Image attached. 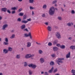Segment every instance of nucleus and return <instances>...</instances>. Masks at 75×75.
Masks as SVG:
<instances>
[{"label": "nucleus", "mask_w": 75, "mask_h": 75, "mask_svg": "<svg viewBox=\"0 0 75 75\" xmlns=\"http://www.w3.org/2000/svg\"><path fill=\"white\" fill-rule=\"evenodd\" d=\"M55 13V8L54 7L52 6L50 8L49 11V13L50 16H53Z\"/></svg>", "instance_id": "1"}, {"label": "nucleus", "mask_w": 75, "mask_h": 75, "mask_svg": "<svg viewBox=\"0 0 75 75\" xmlns=\"http://www.w3.org/2000/svg\"><path fill=\"white\" fill-rule=\"evenodd\" d=\"M34 56L35 55L34 54H28L25 55V58L26 59H28V58L34 57Z\"/></svg>", "instance_id": "2"}, {"label": "nucleus", "mask_w": 75, "mask_h": 75, "mask_svg": "<svg viewBox=\"0 0 75 75\" xmlns=\"http://www.w3.org/2000/svg\"><path fill=\"white\" fill-rule=\"evenodd\" d=\"M64 58H59L58 59V60H57L56 61V62L59 65H60V64H59V62L60 63H63V61H62V60H64Z\"/></svg>", "instance_id": "3"}, {"label": "nucleus", "mask_w": 75, "mask_h": 75, "mask_svg": "<svg viewBox=\"0 0 75 75\" xmlns=\"http://www.w3.org/2000/svg\"><path fill=\"white\" fill-rule=\"evenodd\" d=\"M21 28L22 30H23L24 31H27V32H28V31H29V30H28L27 28H25L24 29V28H25V25H23L21 26Z\"/></svg>", "instance_id": "4"}, {"label": "nucleus", "mask_w": 75, "mask_h": 75, "mask_svg": "<svg viewBox=\"0 0 75 75\" xmlns=\"http://www.w3.org/2000/svg\"><path fill=\"white\" fill-rule=\"evenodd\" d=\"M28 66L30 68H32L33 69H35L37 65H36L33 64H30L28 65Z\"/></svg>", "instance_id": "5"}, {"label": "nucleus", "mask_w": 75, "mask_h": 75, "mask_svg": "<svg viewBox=\"0 0 75 75\" xmlns=\"http://www.w3.org/2000/svg\"><path fill=\"white\" fill-rule=\"evenodd\" d=\"M56 36L57 38L58 39H59V38H61V35L60 34V33L59 32H57L55 33Z\"/></svg>", "instance_id": "6"}, {"label": "nucleus", "mask_w": 75, "mask_h": 75, "mask_svg": "<svg viewBox=\"0 0 75 75\" xmlns=\"http://www.w3.org/2000/svg\"><path fill=\"white\" fill-rule=\"evenodd\" d=\"M7 27H8V25L5 24L3 26L2 29L3 30H6V28H7Z\"/></svg>", "instance_id": "7"}, {"label": "nucleus", "mask_w": 75, "mask_h": 75, "mask_svg": "<svg viewBox=\"0 0 75 75\" xmlns=\"http://www.w3.org/2000/svg\"><path fill=\"white\" fill-rule=\"evenodd\" d=\"M32 46V45H31V43L30 42H28L27 43V45L26 47L28 48H29V47H31Z\"/></svg>", "instance_id": "8"}, {"label": "nucleus", "mask_w": 75, "mask_h": 75, "mask_svg": "<svg viewBox=\"0 0 75 75\" xmlns=\"http://www.w3.org/2000/svg\"><path fill=\"white\" fill-rule=\"evenodd\" d=\"M8 52V50L6 49H4L3 50V53L4 54H7Z\"/></svg>", "instance_id": "9"}, {"label": "nucleus", "mask_w": 75, "mask_h": 75, "mask_svg": "<svg viewBox=\"0 0 75 75\" xmlns=\"http://www.w3.org/2000/svg\"><path fill=\"white\" fill-rule=\"evenodd\" d=\"M54 69V67H52L51 68V69H50L48 71V72L50 74H51L52 73V72L53 71V69Z\"/></svg>", "instance_id": "10"}, {"label": "nucleus", "mask_w": 75, "mask_h": 75, "mask_svg": "<svg viewBox=\"0 0 75 75\" xmlns=\"http://www.w3.org/2000/svg\"><path fill=\"white\" fill-rule=\"evenodd\" d=\"M53 50L54 51H58V48L56 47H54L53 48Z\"/></svg>", "instance_id": "11"}, {"label": "nucleus", "mask_w": 75, "mask_h": 75, "mask_svg": "<svg viewBox=\"0 0 75 75\" xmlns=\"http://www.w3.org/2000/svg\"><path fill=\"white\" fill-rule=\"evenodd\" d=\"M67 26H69V27H71V25H74V23H71L70 22H69L67 23Z\"/></svg>", "instance_id": "12"}, {"label": "nucleus", "mask_w": 75, "mask_h": 75, "mask_svg": "<svg viewBox=\"0 0 75 75\" xmlns=\"http://www.w3.org/2000/svg\"><path fill=\"white\" fill-rule=\"evenodd\" d=\"M71 55V52H69L66 55V58H70V55Z\"/></svg>", "instance_id": "13"}, {"label": "nucleus", "mask_w": 75, "mask_h": 75, "mask_svg": "<svg viewBox=\"0 0 75 75\" xmlns=\"http://www.w3.org/2000/svg\"><path fill=\"white\" fill-rule=\"evenodd\" d=\"M47 29L49 31H51L52 28L50 26H48L47 27Z\"/></svg>", "instance_id": "14"}, {"label": "nucleus", "mask_w": 75, "mask_h": 75, "mask_svg": "<svg viewBox=\"0 0 75 75\" xmlns=\"http://www.w3.org/2000/svg\"><path fill=\"white\" fill-rule=\"evenodd\" d=\"M1 10L2 11H3L4 12H6L7 10V8H1Z\"/></svg>", "instance_id": "15"}, {"label": "nucleus", "mask_w": 75, "mask_h": 75, "mask_svg": "<svg viewBox=\"0 0 75 75\" xmlns=\"http://www.w3.org/2000/svg\"><path fill=\"white\" fill-rule=\"evenodd\" d=\"M40 63L42 64L43 62H44V59L43 58H41L40 59Z\"/></svg>", "instance_id": "16"}, {"label": "nucleus", "mask_w": 75, "mask_h": 75, "mask_svg": "<svg viewBox=\"0 0 75 75\" xmlns=\"http://www.w3.org/2000/svg\"><path fill=\"white\" fill-rule=\"evenodd\" d=\"M12 50H13V49L11 47H8V51H9V52H11L12 51Z\"/></svg>", "instance_id": "17"}, {"label": "nucleus", "mask_w": 75, "mask_h": 75, "mask_svg": "<svg viewBox=\"0 0 75 75\" xmlns=\"http://www.w3.org/2000/svg\"><path fill=\"white\" fill-rule=\"evenodd\" d=\"M70 48L71 50H75V45L71 46L70 47Z\"/></svg>", "instance_id": "18"}, {"label": "nucleus", "mask_w": 75, "mask_h": 75, "mask_svg": "<svg viewBox=\"0 0 75 75\" xmlns=\"http://www.w3.org/2000/svg\"><path fill=\"white\" fill-rule=\"evenodd\" d=\"M50 65L51 66V65L52 66H54V62L53 61H51L50 62Z\"/></svg>", "instance_id": "19"}, {"label": "nucleus", "mask_w": 75, "mask_h": 75, "mask_svg": "<svg viewBox=\"0 0 75 75\" xmlns=\"http://www.w3.org/2000/svg\"><path fill=\"white\" fill-rule=\"evenodd\" d=\"M22 23H24V24H26L28 23V21L25 20H23L21 21Z\"/></svg>", "instance_id": "20"}, {"label": "nucleus", "mask_w": 75, "mask_h": 75, "mask_svg": "<svg viewBox=\"0 0 75 75\" xmlns=\"http://www.w3.org/2000/svg\"><path fill=\"white\" fill-rule=\"evenodd\" d=\"M15 38V35L14 34H12L10 37V38L11 39H13V38Z\"/></svg>", "instance_id": "21"}, {"label": "nucleus", "mask_w": 75, "mask_h": 75, "mask_svg": "<svg viewBox=\"0 0 75 75\" xmlns=\"http://www.w3.org/2000/svg\"><path fill=\"white\" fill-rule=\"evenodd\" d=\"M16 58L17 59H20V55L17 54L16 56Z\"/></svg>", "instance_id": "22"}, {"label": "nucleus", "mask_w": 75, "mask_h": 75, "mask_svg": "<svg viewBox=\"0 0 75 75\" xmlns=\"http://www.w3.org/2000/svg\"><path fill=\"white\" fill-rule=\"evenodd\" d=\"M27 18V15L26 14H25L23 16V20H25Z\"/></svg>", "instance_id": "23"}, {"label": "nucleus", "mask_w": 75, "mask_h": 75, "mask_svg": "<svg viewBox=\"0 0 75 75\" xmlns=\"http://www.w3.org/2000/svg\"><path fill=\"white\" fill-rule=\"evenodd\" d=\"M34 0H29V3H30V4H32V3H34Z\"/></svg>", "instance_id": "24"}, {"label": "nucleus", "mask_w": 75, "mask_h": 75, "mask_svg": "<svg viewBox=\"0 0 75 75\" xmlns=\"http://www.w3.org/2000/svg\"><path fill=\"white\" fill-rule=\"evenodd\" d=\"M65 48V46L64 45H62L60 46V48L62 49H64Z\"/></svg>", "instance_id": "25"}, {"label": "nucleus", "mask_w": 75, "mask_h": 75, "mask_svg": "<svg viewBox=\"0 0 75 75\" xmlns=\"http://www.w3.org/2000/svg\"><path fill=\"white\" fill-rule=\"evenodd\" d=\"M18 15L19 16H24V13H20Z\"/></svg>", "instance_id": "26"}, {"label": "nucleus", "mask_w": 75, "mask_h": 75, "mask_svg": "<svg viewBox=\"0 0 75 75\" xmlns=\"http://www.w3.org/2000/svg\"><path fill=\"white\" fill-rule=\"evenodd\" d=\"M24 37H29V33L28 34H27V33H25L24 34Z\"/></svg>", "instance_id": "27"}, {"label": "nucleus", "mask_w": 75, "mask_h": 75, "mask_svg": "<svg viewBox=\"0 0 75 75\" xmlns=\"http://www.w3.org/2000/svg\"><path fill=\"white\" fill-rule=\"evenodd\" d=\"M17 8L16 7H12L11 8V10H17Z\"/></svg>", "instance_id": "28"}, {"label": "nucleus", "mask_w": 75, "mask_h": 75, "mask_svg": "<svg viewBox=\"0 0 75 75\" xmlns=\"http://www.w3.org/2000/svg\"><path fill=\"white\" fill-rule=\"evenodd\" d=\"M57 19L59 20H60V21H61L62 20V17L61 16H58L57 17Z\"/></svg>", "instance_id": "29"}, {"label": "nucleus", "mask_w": 75, "mask_h": 75, "mask_svg": "<svg viewBox=\"0 0 75 75\" xmlns=\"http://www.w3.org/2000/svg\"><path fill=\"white\" fill-rule=\"evenodd\" d=\"M58 71V69L56 68L54 69V70L53 71V73H55L56 72H57Z\"/></svg>", "instance_id": "30"}, {"label": "nucleus", "mask_w": 75, "mask_h": 75, "mask_svg": "<svg viewBox=\"0 0 75 75\" xmlns=\"http://www.w3.org/2000/svg\"><path fill=\"white\" fill-rule=\"evenodd\" d=\"M38 53L40 54H42V53H43V52H42V51L41 50H39Z\"/></svg>", "instance_id": "31"}, {"label": "nucleus", "mask_w": 75, "mask_h": 75, "mask_svg": "<svg viewBox=\"0 0 75 75\" xmlns=\"http://www.w3.org/2000/svg\"><path fill=\"white\" fill-rule=\"evenodd\" d=\"M24 67H27V65H28V64H27V63L26 62H24Z\"/></svg>", "instance_id": "32"}, {"label": "nucleus", "mask_w": 75, "mask_h": 75, "mask_svg": "<svg viewBox=\"0 0 75 75\" xmlns=\"http://www.w3.org/2000/svg\"><path fill=\"white\" fill-rule=\"evenodd\" d=\"M57 41L55 40L53 42V44H54V45H55L56 44H57Z\"/></svg>", "instance_id": "33"}, {"label": "nucleus", "mask_w": 75, "mask_h": 75, "mask_svg": "<svg viewBox=\"0 0 75 75\" xmlns=\"http://www.w3.org/2000/svg\"><path fill=\"white\" fill-rule=\"evenodd\" d=\"M29 37H30V39H32V36H31V33L29 32Z\"/></svg>", "instance_id": "34"}, {"label": "nucleus", "mask_w": 75, "mask_h": 75, "mask_svg": "<svg viewBox=\"0 0 75 75\" xmlns=\"http://www.w3.org/2000/svg\"><path fill=\"white\" fill-rule=\"evenodd\" d=\"M29 74L30 75H32V71L31 70H29L28 71Z\"/></svg>", "instance_id": "35"}, {"label": "nucleus", "mask_w": 75, "mask_h": 75, "mask_svg": "<svg viewBox=\"0 0 75 75\" xmlns=\"http://www.w3.org/2000/svg\"><path fill=\"white\" fill-rule=\"evenodd\" d=\"M43 8L44 9L47 8V5H44L43 6Z\"/></svg>", "instance_id": "36"}, {"label": "nucleus", "mask_w": 75, "mask_h": 75, "mask_svg": "<svg viewBox=\"0 0 75 75\" xmlns=\"http://www.w3.org/2000/svg\"><path fill=\"white\" fill-rule=\"evenodd\" d=\"M4 44L6 45H8V42H4Z\"/></svg>", "instance_id": "37"}, {"label": "nucleus", "mask_w": 75, "mask_h": 75, "mask_svg": "<svg viewBox=\"0 0 75 75\" xmlns=\"http://www.w3.org/2000/svg\"><path fill=\"white\" fill-rule=\"evenodd\" d=\"M57 0H55L53 1L52 3H53V4H55V3H57Z\"/></svg>", "instance_id": "38"}, {"label": "nucleus", "mask_w": 75, "mask_h": 75, "mask_svg": "<svg viewBox=\"0 0 75 75\" xmlns=\"http://www.w3.org/2000/svg\"><path fill=\"white\" fill-rule=\"evenodd\" d=\"M17 21H19V22H20L21 21V19L20 18H18L17 20Z\"/></svg>", "instance_id": "39"}, {"label": "nucleus", "mask_w": 75, "mask_h": 75, "mask_svg": "<svg viewBox=\"0 0 75 75\" xmlns=\"http://www.w3.org/2000/svg\"><path fill=\"white\" fill-rule=\"evenodd\" d=\"M71 73H72V74H75V70L74 69H72L71 71Z\"/></svg>", "instance_id": "40"}, {"label": "nucleus", "mask_w": 75, "mask_h": 75, "mask_svg": "<svg viewBox=\"0 0 75 75\" xmlns=\"http://www.w3.org/2000/svg\"><path fill=\"white\" fill-rule=\"evenodd\" d=\"M5 40L6 42H8V38H6Z\"/></svg>", "instance_id": "41"}, {"label": "nucleus", "mask_w": 75, "mask_h": 75, "mask_svg": "<svg viewBox=\"0 0 75 75\" xmlns=\"http://www.w3.org/2000/svg\"><path fill=\"white\" fill-rule=\"evenodd\" d=\"M71 14H74L75 13V11L74 10H72L71 11Z\"/></svg>", "instance_id": "42"}, {"label": "nucleus", "mask_w": 75, "mask_h": 75, "mask_svg": "<svg viewBox=\"0 0 75 75\" xmlns=\"http://www.w3.org/2000/svg\"><path fill=\"white\" fill-rule=\"evenodd\" d=\"M42 16L43 18L45 17V13L43 14L42 15Z\"/></svg>", "instance_id": "43"}, {"label": "nucleus", "mask_w": 75, "mask_h": 75, "mask_svg": "<svg viewBox=\"0 0 75 75\" xmlns=\"http://www.w3.org/2000/svg\"><path fill=\"white\" fill-rule=\"evenodd\" d=\"M44 75H49V74H48V72H45L44 73Z\"/></svg>", "instance_id": "44"}, {"label": "nucleus", "mask_w": 75, "mask_h": 75, "mask_svg": "<svg viewBox=\"0 0 75 75\" xmlns=\"http://www.w3.org/2000/svg\"><path fill=\"white\" fill-rule=\"evenodd\" d=\"M49 46H51L52 45V43L51 42H49L48 44Z\"/></svg>", "instance_id": "45"}, {"label": "nucleus", "mask_w": 75, "mask_h": 75, "mask_svg": "<svg viewBox=\"0 0 75 75\" xmlns=\"http://www.w3.org/2000/svg\"><path fill=\"white\" fill-rule=\"evenodd\" d=\"M30 10H32L33 9H35V8L32 7L31 6L30 7Z\"/></svg>", "instance_id": "46"}, {"label": "nucleus", "mask_w": 75, "mask_h": 75, "mask_svg": "<svg viewBox=\"0 0 75 75\" xmlns=\"http://www.w3.org/2000/svg\"><path fill=\"white\" fill-rule=\"evenodd\" d=\"M7 13H9V14H10L11 13V11H10V10H7Z\"/></svg>", "instance_id": "47"}, {"label": "nucleus", "mask_w": 75, "mask_h": 75, "mask_svg": "<svg viewBox=\"0 0 75 75\" xmlns=\"http://www.w3.org/2000/svg\"><path fill=\"white\" fill-rule=\"evenodd\" d=\"M16 13V11H12V14H15Z\"/></svg>", "instance_id": "48"}, {"label": "nucleus", "mask_w": 75, "mask_h": 75, "mask_svg": "<svg viewBox=\"0 0 75 75\" xmlns=\"http://www.w3.org/2000/svg\"><path fill=\"white\" fill-rule=\"evenodd\" d=\"M27 21H28V22L30 21H31V18L28 19H27Z\"/></svg>", "instance_id": "49"}, {"label": "nucleus", "mask_w": 75, "mask_h": 75, "mask_svg": "<svg viewBox=\"0 0 75 75\" xmlns=\"http://www.w3.org/2000/svg\"><path fill=\"white\" fill-rule=\"evenodd\" d=\"M14 31H15L13 29V30H11V33H14Z\"/></svg>", "instance_id": "50"}, {"label": "nucleus", "mask_w": 75, "mask_h": 75, "mask_svg": "<svg viewBox=\"0 0 75 75\" xmlns=\"http://www.w3.org/2000/svg\"><path fill=\"white\" fill-rule=\"evenodd\" d=\"M57 47H61V45L60 44H57Z\"/></svg>", "instance_id": "51"}, {"label": "nucleus", "mask_w": 75, "mask_h": 75, "mask_svg": "<svg viewBox=\"0 0 75 75\" xmlns=\"http://www.w3.org/2000/svg\"><path fill=\"white\" fill-rule=\"evenodd\" d=\"M2 18H3L2 16H0V21L1 20H2Z\"/></svg>", "instance_id": "52"}, {"label": "nucleus", "mask_w": 75, "mask_h": 75, "mask_svg": "<svg viewBox=\"0 0 75 75\" xmlns=\"http://www.w3.org/2000/svg\"><path fill=\"white\" fill-rule=\"evenodd\" d=\"M60 8H61V9L62 10V11H64V10L63 9V8H62L61 7Z\"/></svg>", "instance_id": "53"}, {"label": "nucleus", "mask_w": 75, "mask_h": 75, "mask_svg": "<svg viewBox=\"0 0 75 75\" xmlns=\"http://www.w3.org/2000/svg\"><path fill=\"white\" fill-rule=\"evenodd\" d=\"M45 24L46 25H48V23H45Z\"/></svg>", "instance_id": "54"}, {"label": "nucleus", "mask_w": 75, "mask_h": 75, "mask_svg": "<svg viewBox=\"0 0 75 75\" xmlns=\"http://www.w3.org/2000/svg\"><path fill=\"white\" fill-rule=\"evenodd\" d=\"M22 10V8H20L19 10V12H20V11H21V10Z\"/></svg>", "instance_id": "55"}, {"label": "nucleus", "mask_w": 75, "mask_h": 75, "mask_svg": "<svg viewBox=\"0 0 75 75\" xmlns=\"http://www.w3.org/2000/svg\"><path fill=\"white\" fill-rule=\"evenodd\" d=\"M69 40H72V38L71 37H69L68 38Z\"/></svg>", "instance_id": "56"}, {"label": "nucleus", "mask_w": 75, "mask_h": 75, "mask_svg": "<svg viewBox=\"0 0 75 75\" xmlns=\"http://www.w3.org/2000/svg\"><path fill=\"white\" fill-rule=\"evenodd\" d=\"M52 57H55V55L54 54H52V55H51Z\"/></svg>", "instance_id": "57"}, {"label": "nucleus", "mask_w": 75, "mask_h": 75, "mask_svg": "<svg viewBox=\"0 0 75 75\" xmlns=\"http://www.w3.org/2000/svg\"><path fill=\"white\" fill-rule=\"evenodd\" d=\"M36 44H38V45H41V43H38L37 42H36Z\"/></svg>", "instance_id": "58"}, {"label": "nucleus", "mask_w": 75, "mask_h": 75, "mask_svg": "<svg viewBox=\"0 0 75 75\" xmlns=\"http://www.w3.org/2000/svg\"><path fill=\"white\" fill-rule=\"evenodd\" d=\"M18 1H19L20 2H21L23 1V0H18Z\"/></svg>", "instance_id": "59"}, {"label": "nucleus", "mask_w": 75, "mask_h": 75, "mask_svg": "<svg viewBox=\"0 0 75 75\" xmlns=\"http://www.w3.org/2000/svg\"><path fill=\"white\" fill-rule=\"evenodd\" d=\"M33 14H34V11H32V15H33Z\"/></svg>", "instance_id": "60"}, {"label": "nucleus", "mask_w": 75, "mask_h": 75, "mask_svg": "<svg viewBox=\"0 0 75 75\" xmlns=\"http://www.w3.org/2000/svg\"><path fill=\"white\" fill-rule=\"evenodd\" d=\"M3 73H0V75H3Z\"/></svg>", "instance_id": "61"}, {"label": "nucleus", "mask_w": 75, "mask_h": 75, "mask_svg": "<svg viewBox=\"0 0 75 75\" xmlns=\"http://www.w3.org/2000/svg\"><path fill=\"white\" fill-rule=\"evenodd\" d=\"M57 4H55V5H54V6H55V7H57Z\"/></svg>", "instance_id": "62"}, {"label": "nucleus", "mask_w": 75, "mask_h": 75, "mask_svg": "<svg viewBox=\"0 0 75 75\" xmlns=\"http://www.w3.org/2000/svg\"><path fill=\"white\" fill-rule=\"evenodd\" d=\"M23 50H24V49L23 48H21V51H23Z\"/></svg>", "instance_id": "63"}, {"label": "nucleus", "mask_w": 75, "mask_h": 75, "mask_svg": "<svg viewBox=\"0 0 75 75\" xmlns=\"http://www.w3.org/2000/svg\"><path fill=\"white\" fill-rule=\"evenodd\" d=\"M41 74H44V72H41Z\"/></svg>", "instance_id": "64"}]
</instances>
